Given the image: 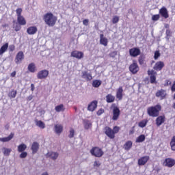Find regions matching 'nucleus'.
<instances>
[{
  "label": "nucleus",
  "mask_w": 175,
  "mask_h": 175,
  "mask_svg": "<svg viewBox=\"0 0 175 175\" xmlns=\"http://www.w3.org/2000/svg\"><path fill=\"white\" fill-rule=\"evenodd\" d=\"M43 20L48 27H54L57 23L58 18L51 12H47L43 16Z\"/></svg>",
  "instance_id": "obj_1"
},
{
  "label": "nucleus",
  "mask_w": 175,
  "mask_h": 175,
  "mask_svg": "<svg viewBox=\"0 0 175 175\" xmlns=\"http://www.w3.org/2000/svg\"><path fill=\"white\" fill-rule=\"evenodd\" d=\"M161 110L162 105L157 104L154 106L148 107L147 109V114L149 116V117H158Z\"/></svg>",
  "instance_id": "obj_2"
},
{
  "label": "nucleus",
  "mask_w": 175,
  "mask_h": 175,
  "mask_svg": "<svg viewBox=\"0 0 175 175\" xmlns=\"http://www.w3.org/2000/svg\"><path fill=\"white\" fill-rule=\"evenodd\" d=\"M120 129L118 126H113V129L107 126L104 128V133L109 139H115L116 135L120 132Z\"/></svg>",
  "instance_id": "obj_3"
},
{
  "label": "nucleus",
  "mask_w": 175,
  "mask_h": 175,
  "mask_svg": "<svg viewBox=\"0 0 175 175\" xmlns=\"http://www.w3.org/2000/svg\"><path fill=\"white\" fill-rule=\"evenodd\" d=\"M112 120L117 121L120 118V116H121V111L118 107L116 106V104H112Z\"/></svg>",
  "instance_id": "obj_4"
},
{
  "label": "nucleus",
  "mask_w": 175,
  "mask_h": 175,
  "mask_svg": "<svg viewBox=\"0 0 175 175\" xmlns=\"http://www.w3.org/2000/svg\"><path fill=\"white\" fill-rule=\"evenodd\" d=\"M90 154L93 157H96V158H100L101 157H103V154H105V152L102 148L98 146H94L90 150Z\"/></svg>",
  "instance_id": "obj_5"
},
{
  "label": "nucleus",
  "mask_w": 175,
  "mask_h": 175,
  "mask_svg": "<svg viewBox=\"0 0 175 175\" xmlns=\"http://www.w3.org/2000/svg\"><path fill=\"white\" fill-rule=\"evenodd\" d=\"M130 72L133 73V75H136L139 70H140V68L139 67V65H137V63L135 60L133 62V64H131L129 68Z\"/></svg>",
  "instance_id": "obj_6"
},
{
  "label": "nucleus",
  "mask_w": 175,
  "mask_h": 175,
  "mask_svg": "<svg viewBox=\"0 0 175 175\" xmlns=\"http://www.w3.org/2000/svg\"><path fill=\"white\" fill-rule=\"evenodd\" d=\"M148 75L150 76V80L151 84H157V72L154 70H148Z\"/></svg>",
  "instance_id": "obj_7"
},
{
  "label": "nucleus",
  "mask_w": 175,
  "mask_h": 175,
  "mask_svg": "<svg viewBox=\"0 0 175 175\" xmlns=\"http://www.w3.org/2000/svg\"><path fill=\"white\" fill-rule=\"evenodd\" d=\"M49 70H42L37 73V78L39 80H44V79H47V77H49Z\"/></svg>",
  "instance_id": "obj_8"
},
{
  "label": "nucleus",
  "mask_w": 175,
  "mask_h": 175,
  "mask_svg": "<svg viewBox=\"0 0 175 175\" xmlns=\"http://www.w3.org/2000/svg\"><path fill=\"white\" fill-rule=\"evenodd\" d=\"M163 166L165 167H173L175 165V159L173 158H166L163 163Z\"/></svg>",
  "instance_id": "obj_9"
},
{
  "label": "nucleus",
  "mask_w": 175,
  "mask_h": 175,
  "mask_svg": "<svg viewBox=\"0 0 175 175\" xmlns=\"http://www.w3.org/2000/svg\"><path fill=\"white\" fill-rule=\"evenodd\" d=\"M155 96H157V98H160L161 100H163V99H166L167 96V93L166 92V90L161 89L159 90H157Z\"/></svg>",
  "instance_id": "obj_10"
},
{
  "label": "nucleus",
  "mask_w": 175,
  "mask_h": 175,
  "mask_svg": "<svg viewBox=\"0 0 175 175\" xmlns=\"http://www.w3.org/2000/svg\"><path fill=\"white\" fill-rule=\"evenodd\" d=\"M150 161V156H143L138 159V166H144Z\"/></svg>",
  "instance_id": "obj_11"
},
{
  "label": "nucleus",
  "mask_w": 175,
  "mask_h": 175,
  "mask_svg": "<svg viewBox=\"0 0 175 175\" xmlns=\"http://www.w3.org/2000/svg\"><path fill=\"white\" fill-rule=\"evenodd\" d=\"M71 57L73 58H77V59H81L84 57V53L79 51H73L71 52Z\"/></svg>",
  "instance_id": "obj_12"
},
{
  "label": "nucleus",
  "mask_w": 175,
  "mask_h": 175,
  "mask_svg": "<svg viewBox=\"0 0 175 175\" xmlns=\"http://www.w3.org/2000/svg\"><path fill=\"white\" fill-rule=\"evenodd\" d=\"M140 49L137 47H134L129 50L131 57H137L138 55H140Z\"/></svg>",
  "instance_id": "obj_13"
},
{
  "label": "nucleus",
  "mask_w": 175,
  "mask_h": 175,
  "mask_svg": "<svg viewBox=\"0 0 175 175\" xmlns=\"http://www.w3.org/2000/svg\"><path fill=\"white\" fill-rule=\"evenodd\" d=\"M164 67H165V63H163V62L159 61L156 62V64L153 67V69L154 70H156V72H159L162 69H163Z\"/></svg>",
  "instance_id": "obj_14"
},
{
  "label": "nucleus",
  "mask_w": 175,
  "mask_h": 175,
  "mask_svg": "<svg viewBox=\"0 0 175 175\" xmlns=\"http://www.w3.org/2000/svg\"><path fill=\"white\" fill-rule=\"evenodd\" d=\"M23 59H24V52L23 51H19L15 57V63L18 64H21L23 62Z\"/></svg>",
  "instance_id": "obj_15"
},
{
  "label": "nucleus",
  "mask_w": 175,
  "mask_h": 175,
  "mask_svg": "<svg viewBox=\"0 0 175 175\" xmlns=\"http://www.w3.org/2000/svg\"><path fill=\"white\" fill-rule=\"evenodd\" d=\"M165 121H166V117L165 115L158 116L156 118V125L157 126H161L162 124H164Z\"/></svg>",
  "instance_id": "obj_16"
},
{
  "label": "nucleus",
  "mask_w": 175,
  "mask_h": 175,
  "mask_svg": "<svg viewBox=\"0 0 175 175\" xmlns=\"http://www.w3.org/2000/svg\"><path fill=\"white\" fill-rule=\"evenodd\" d=\"M98 107V101L94 100L91 102L88 106V110L89 111H95V109Z\"/></svg>",
  "instance_id": "obj_17"
},
{
  "label": "nucleus",
  "mask_w": 175,
  "mask_h": 175,
  "mask_svg": "<svg viewBox=\"0 0 175 175\" xmlns=\"http://www.w3.org/2000/svg\"><path fill=\"white\" fill-rule=\"evenodd\" d=\"M159 13L161 14V17H163V18H169V12H167V9H166V8H161L159 10Z\"/></svg>",
  "instance_id": "obj_18"
},
{
  "label": "nucleus",
  "mask_w": 175,
  "mask_h": 175,
  "mask_svg": "<svg viewBox=\"0 0 175 175\" xmlns=\"http://www.w3.org/2000/svg\"><path fill=\"white\" fill-rule=\"evenodd\" d=\"M38 32V27L36 26H31L27 29V33L28 35H35Z\"/></svg>",
  "instance_id": "obj_19"
},
{
  "label": "nucleus",
  "mask_w": 175,
  "mask_h": 175,
  "mask_svg": "<svg viewBox=\"0 0 175 175\" xmlns=\"http://www.w3.org/2000/svg\"><path fill=\"white\" fill-rule=\"evenodd\" d=\"M81 77H82V79H85V80H87V81H90L92 80V75H91V73H88V71L82 72Z\"/></svg>",
  "instance_id": "obj_20"
},
{
  "label": "nucleus",
  "mask_w": 175,
  "mask_h": 175,
  "mask_svg": "<svg viewBox=\"0 0 175 175\" xmlns=\"http://www.w3.org/2000/svg\"><path fill=\"white\" fill-rule=\"evenodd\" d=\"M122 92H124V90L122 89V86H120L118 88V89L116 91V98L119 100H122V96H123Z\"/></svg>",
  "instance_id": "obj_21"
},
{
  "label": "nucleus",
  "mask_w": 175,
  "mask_h": 175,
  "mask_svg": "<svg viewBox=\"0 0 175 175\" xmlns=\"http://www.w3.org/2000/svg\"><path fill=\"white\" fill-rule=\"evenodd\" d=\"M133 146V142H132V141H127L123 145V148L124 150H125V151H129V150L132 148Z\"/></svg>",
  "instance_id": "obj_22"
},
{
  "label": "nucleus",
  "mask_w": 175,
  "mask_h": 175,
  "mask_svg": "<svg viewBox=\"0 0 175 175\" xmlns=\"http://www.w3.org/2000/svg\"><path fill=\"white\" fill-rule=\"evenodd\" d=\"M100 44H103V46H107V44L109 43V40L105 37L103 34H100Z\"/></svg>",
  "instance_id": "obj_23"
},
{
  "label": "nucleus",
  "mask_w": 175,
  "mask_h": 175,
  "mask_svg": "<svg viewBox=\"0 0 175 175\" xmlns=\"http://www.w3.org/2000/svg\"><path fill=\"white\" fill-rule=\"evenodd\" d=\"M8 49H9V43L6 42L0 48V55H3L8 51Z\"/></svg>",
  "instance_id": "obj_24"
},
{
  "label": "nucleus",
  "mask_w": 175,
  "mask_h": 175,
  "mask_svg": "<svg viewBox=\"0 0 175 175\" xmlns=\"http://www.w3.org/2000/svg\"><path fill=\"white\" fill-rule=\"evenodd\" d=\"M13 137H14V133H11L8 137L0 138V142H2L3 143H6L8 142H10V140L13 139Z\"/></svg>",
  "instance_id": "obj_25"
},
{
  "label": "nucleus",
  "mask_w": 175,
  "mask_h": 175,
  "mask_svg": "<svg viewBox=\"0 0 175 175\" xmlns=\"http://www.w3.org/2000/svg\"><path fill=\"white\" fill-rule=\"evenodd\" d=\"M31 150H32V154H36L39 150V143L35 142L32 144Z\"/></svg>",
  "instance_id": "obj_26"
},
{
  "label": "nucleus",
  "mask_w": 175,
  "mask_h": 175,
  "mask_svg": "<svg viewBox=\"0 0 175 175\" xmlns=\"http://www.w3.org/2000/svg\"><path fill=\"white\" fill-rule=\"evenodd\" d=\"M116 100V97L111 94H109L106 96V102L107 103H113Z\"/></svg>",
  "instance_id": "obj_27"
},
{
  "label": "nucleus",
  "mask_w": 175,
  "mask_h": 175,
  "mask_svg": "<svg viewBox=\"0 0 175 175\" xmlns=\"http://www.w3.org/2000/svg\"><path fill=\"white\" fill-rule=\"evenodd\" d=\"M62 131H64V126H62V125H61V124L55 125V132L57 135L62 133Z\"/></svg>",
  "instance_id": "obj_28"
},
{
  "label": "nucleus",
  "mask_w": 175,
  "mask_h": 175,
  "mask_svg": "<svg viewBox=\"0 0 175 175\" xmlns=\"http://www.w3.org/2000/svg\"><path fill=\"white\" fill-rule=\"evenodd\" d=\"M58 155H59L58 152H51L46 154V157L51 158V159H53V161H55V159L58 158Z\"/></svg>",
  "instance_id": "obj_29"
},
{
  "label": "nucleus",
  "mask_w": 175,
  "mask_h": 175,
  "mask_svg": "<svg viewBox=\"0 0 175 175\" xmlns=\"http://www.w3.org/2000/svg\"><path fill=\"white\" fill-rule=\"evenodd\" d=\"M27 69L31 73H35L36 72V66H35V63H30Z\"/></svg>",
  "instance_id": "obj_30"
},
{
  "label": "nucleus",
  "mask_w": 175,
  "mask_h": 175,
  "mask_svg": "<svg viewBox=\"0 0 175 175\" xmlns=\"http://www.w3.org/2000/svg\"><path fill=\"white\" fill-rule=\"evenodd\" d=\"M17 21L19 25H25L27 24V21H25V18L24 16H17Z\"/></svg>",
  "instance_id": "obj_31"
},
{
  "label": "nucleus",
  "mask_w": 175,
  "mask_h": 175,
  "mask_svg": "<svg viewBox=\"0 0 175 175\" xmlns=\"http://www.w3.org/2000/svg\"><path fill=\"white\" fill-rule=\"evenodd\" d=\"M147 124H148V120L144 119L138 123V126H139V128H145Z\"/></svg>",
  "instance_id": "obj_32"
},
{
  "label": "nucleus",
  "mask_w": 175,
  "mask_h": 175,
  "mask_svg": "<svg viewBox=\"0 0 175 175\" xmlns=\"http://www.w3.org/2000/svg\"><path fill=\"white\" fill-rule=\"evenodd\" d=\"M55 110L57 113H59L61 111H65V107L63 105V104H60L55 107Z\"/></svg>",
  "instance_id": "obj_33"
},
{
  "label": "nucleus",
  "mask_w": 175,
  "mask_h": 175,
  "mask_svg": "<svg viewBox=\"0 0 175 175\" xmlns=\"http://www.w3.org/2000/svg\"><path fill=\"white\" fill-rule=\"evenodd\" d=\"M17 95V90H12L9 92L8 96L10 99H14Z\"/></svg>",
  "instance_id": "obj_34"
},
{
  "label": "nucleus",
  "mask_w": 175,
  "mask_h": 175,
  "mask_svg": "<svg viewBox=\"0 0 175 175\" xmlns=\"http://www.w3.org/2000/svg\"><path fill=\"white\" fill-rule=\"evenodd\" d=\"M25 150H27V145H25V144H20L18 146V152H23Z\"/></svg>",
  "instance_id": "obj_35"
},
{
  "label": "nucleus",
  "mask_w": 175,
  "mask_h": 175,
  "mask_svg": "<svg viewBox=\"0 0 175 175\" xmlns=\"http://www.w3.org/2000/svg\"><path fill=\"white\" fill-rule=\"evenodd\" d=\"M170 146L171 147L172 151H175V135H174L171 139Z\"/></svg>",
  "instance_id": "obj_36"
},
{
  "label": "nucleus",
  "mask_w": 175,
  "mask_h": 175,
  "mask_svg": "<svg viewBox=\"0 0 175 175\" xmlns=\"http://www.w3.org/2000/svg\"><path fill=\"white\" fill-rule=\"evenodd\" d=\"M145 61H146V55H141L138 58V62H139V65H144Z\"/></svg>",
  "instance_id": "obj_37"
},
{
  "label": "nucleus",
  "mask_w": 175,
  "mask_h": 175,
  "mask_svg": "<svg viewBox=\"0 0 175 175\" xmlns=\"http://www.w3.org/2000/svg\"><path fill=\"white\" fill-rule=\"evenodd\" d=\"M146 140V135H140L139 137L136 139V143H143Z\"/></svg>",
  "instance_id": "obj_38"
},
{
  "label": "nucleus",
  "mask_w": 175,
  "mask_h": 175,
  "mask_svg": "<svg viewBox=\"0 0 175 175\" xmlns=\"http://www.w3.org/2000/svg\"><path fill=\"white\" fill-rule=\"evenodd\" d=\"M102 84V81L100 80H94L93 81L92 85L94 87V88H98L100 87Z\"/></svg>",
  "instance_id": "obj_39"
},
{
  "label": "nucleus",
  "mask_w": 175,
  "mask_h": 175,
  "mask_svg": "<svg viewBox=\"0 0 175 175\" xmlns=\"http://www.w3.org/2000/svg\"><path fill=\"white\" fill-rule=\"evenodd\" d=\"M36 125L37 126H39V128H41V129H44V128H46V124H44V122L42 120H37Z\"/></svg>",
  "instance_id": "obj_40"
},
{
  "label": "nucleus",
  "mask_w": 175,
  "mask_h": 175,
  "mask_svg": "<svg viewBox=\"0 0 175 175\" xmlns=\"http://www.w3.org/2000/svg\"><path fill=\"white\" fill-rule=\"evenodd\" d=\"M91 126H92V123H91L90 121L85 120L84 122V128H85V129H90V128H91Z\"/></svg>",
  "instance_id": "obj_41"
},
{
  "label": "nucleus",
  "mask_w": 175,
  "mask_h": 175,
  "mask_svg": "<svg viewBox=\"0 0 175 175\" xmlns=\"http://www.w3.org/2000/svg\"><path fill=\"white\" fill-rule=\"evenodd\" d=\"M11 152H12V149L4 148L3 155H5V157H9Z\"/></svg>",
  "instance_id": "obj_42"
},
{
  "label": "nucleus",
  "mask_w": 175,
  "mask_h": 175,
  "mask_svg": "<svg viewBox=\"0 0 175 175\" xmlns=\"http://www.w3.org/2000/svg\"><path fill=\"white\" fill-rule=\"evenodd\" d=\"M69 132L70 134L68 135V137H70V139H72V137H75V129H73V128H70Z\"/></svg>",
  "instance_id": "obj_43"
},
{
  "label": "nucleus",
  "mask_w": 175,
  "mask_h": 175,
  "mask_svg": "<svg viewBox=\"0 0 175 175\" xmlns=\"http://www.w3.org/2000/svg\"><path fill=\"white\" fill-rule=\"evenodd\" d=\"M120 21V17L115 16L113 17L112 18V23L113 24H117V23H118Z\"/></svg>",
  "instance_id": "obj_44"
},
{
  "label": "nucleus",
  "mask_w": 175,
  "mask_h": 175,
  "mask_svg": "<svg viewBox=\"0 0 175 175\" xmlns=\"http://www.w3.org/2000/svg\"><path fill=\"white\" fill-rule=\"evenodd\" d=\"M160 16L159 14H154L152 16V21H158V20H159L160 18Z\"/></svg>",
  "instance_id": "obj_45"
},
{
  "label": "nucleus",
  "mask_w": 175,
  "mask_h": 175,
  "mask_svg": "<svg viewBox=\"0 0 175 175\" xmlns=\"http://www.w3.org/2000/svg\"><path fill=\"white\" fill-rule=\"evenodd\" d=\"M159 57H161V53H159V51H156L154 52V59H158Z\"/></svg>",
  "instance_id": "obj_46"
},
{
  "label": "nucleus",
  "mask_w": 175,
  "mask_h": 175,
  "mask_svg": "<svg viewBox=\"0 0 175 175\" xmlns=\"http://www.w3.org/2000/svg\"><path fill=\"white\" fill-rule=\"evenodd\" d=\"M16 12L17 17H20L22 16L21 13H23V9L17 8Z\"/></svg>",
  "instance_id": "obj_47"
},
{
  "label": "nucleus",
  "mask_w": 175,
  "mask_h": 175,
  "mask_svg": "<svg viewBox=\"0 0 175 175\" xmlns=\"http://www.w3.org/2000/svg\"><path fill=\"white\" fill-rule=\"evenodd\" d=\"M109 55L111 58H116V57L117 56V51L111 52Z\"/></svg>",
  "instance_id": "obj_48"
},
{
  "label": "nucleus",
  "mask_w": 175,
  "mask_h": 175,
  "mask_svg": "<svg viewBox=\"0 0 175 175\" xmlns=\"http://www.w3.org/2000/svg\"><path fill=\"white\" fill-rule=\"evenodd\" d=\"M28 155V153L27 152H21L20 154V158H27V156Z\"/></svg>",
  "instance_id": "obj_49"
},
{
  "label": "nucleus",
  "mask_w": 175,
  "mask_h": 175,
  "mask_svg": "<svg viewBox=\"0 0 175 175\" xmlns=\"http://www.w3.org/2000/svg\"><path fill=\"white\" fill-rule=\"evenodd\" d=\"M165 34L167 38H170L172 36V31H170V29H167L165 31Z\"/></svg>",
  "instance_id": "obj_50"
},
{
  "label": "nucleus",
  "mask_w": 175,
  "mask_h": 175,
  "mask_svg": "<svg viewBox=\"0 0 175 175\" xmlns=\"http://www.w3.org/2000/svg\"><path fill=\"white\" fill-rule=\"evenodd\" d=\"M103 113H105V109L101 108V109L98 110L97 116H102V114H103Z\"/></svg>",
  "instance_id": "obj_51"
},
{
  "label": "nucleus",
  "mask_w": 175,
  "mask_h": 175,
  "mask_svg": "<svg viewBox=\"0 0 175 175\" xmlns=\"http://www.w3.org/2000/svg\"><path fill=\"white\" fill-rule=\"evenodd\" d=\"M168 85H172V81L169 79H167L164 84V87H167Z\"/></svg>",
  "instance_id": "obj_52"
},
{
  "label": "nucleus",
  "mask_w": 175,
  "mask_h": 175,
  "mask_svg": "<svg viewBox=\"0 0 175 175\" xmlns=\"http://www.w3.org/2000/svg\"><path fill=\"white\" fill-rule=\"evenodd\" d=\"M100 166V162L99 161H94V167H99Z\"/></svg>",
  "instance_id": "obj_53"
},
{
  "label": "nucleus",
  "mask_w": 175,
  "mask_h": 175,
  "mask_svg": "<svg viewBox=\"0 0 175 175\" xmlns=\"http://www.w3.org/2000/svg\"><path fill=\"white\" fill-rule=\"evenodd\" d=\"M16 50V46L14 44H12L10 46V51H14Z\"/></svg>",
  "instance_id": "obj_54"
},
{
  "label": "nucleus",
  "mask_w": 175,
  "mask_h": 175,
  "mask_svg": "<svg viewBox=\"0 0 175 175\" xmlns=\"http://www.w3.org/2000/svg\"><path fill=\"white\" fill-rule=\"evenodd\" d=\"M89 20L88 19H84L83 21V25H85L86 27L88 25V23H89Z\"/></svg>",
  "instance_id": "obj_55"
},
{
  "label": "nucleus",
  "mask_w": 175,
  "mask_h": 175,
  "mask_svg": "<svg viewBox=\"0 0 175 175\" xmlns=\"http://www.w3.org/2000/svg\"><path fill=\"white\" fill-rule=\"evenodd\" d=\"M171 91H172V92H175V81H174V83L171 87Z\"/></svg>",
  "instance_id": "obj_56"
},
{
  "label": "nucleus",
  "mask_w": 175,
  "mask_h": 175,
  "mask_svg": "<svg viewBox=\"0 0 175 175\" xmlns=\"http://www.w3.org/2000/svg\"><path fill=\"white\" fill-rule=\"evenodd\" d=\"M20 29H21V26H20V25H16V26L15 27V31H16V32H18V31H20Z\"/></svg>",
  "instance_id": "obj_57"
},
{
  "label": "nucleus",
  "mask_w": 175,
  "mask_h": 175,
  "mask_svg": "<svg viewBox=\"0 0 175 175\" xmlns=\"http://www.w3.org/2000/svg\"><path fill=\"white\" fill-rule=\"evenodd\" d=\"M17 74V72H16V71H13L12 73H11V75H10V76H11V77H16V75Z\"/></svg>",
  "instance_id": "obj_58"
},
{
  "label": "nucleus",
  "mask_w": 175,
  "mask_h": 175,
  "mask_svg": "<svg viewBox=\"0 0 175 175\" xmlns=\"http://www.w3.org/2000/svg\"><path fill=\"white\" fill-rule=\"evenodd\" d=\"M33 98V96H32V95H30L27 98V100H28V102H29V100H32Z\"/></svg>",
  "instance_id": "obj_59"
},
{
  "label": "nucleus",
  "mask_w": 175,
  "mask_h": 175,
  "mask_svg": "<svg viewBox=\"0 0 175 175\" xmlns=\"http://www.w3.org/2000/svg\"><path fill=\"white\" fill-rule=\"evenodd\" d=\"M31 91H35V85L33 83L31 84Z\"/></svg>",
  "instance_id": "obj_60"
},
{
  "label": "nucleus",
  "mask_w": 175,
  "mask_h": 175,
  "mask_svg": "<svg viewBox=\"0 0 175 175\" xmlns=\"http://www.w3.org/2000/svg\"><path fill=\"white\" fill-rule=\"evenodd\" d=\"M135 133V130H130L129 135H133Z\"/></svg>",
  "instance_id": "obj_61"
},
{
  "label": "nucleus",
  "mask_w": 175,
  "mask_h": 175,
  "mask_svg": "<svg viewBox=\"0 0 175 175\" xmlns=\"http://www.w3.org/2000/svg\"><path fill=\"white\" fill-rule=\"evenodd\" d=\"M2 27H3V28H6V27H9V25L4 24V25H2Z\"/></svg>",
  "instance_id": "obj_62"
},
{
  "label": "nucleus",
  "mask_w": 175,
  "mask_h": 175,
  "mask_svg": "<svg viewBox=\"0 0 175 175\" xmlns=\"http://www.w3.org/2000/svg\"><path fill=\"white\" fill-rule=\"evenodd\" d=\"M5 129H9V124H6L5 126Z\"/></svg>",
  "instance_id": "obj_63"
},
{
  "label": "nucleus",
  "mask_w": 175,
  "mask_h": 175,
  "mask_svg": "<svg viewBox=\"0 0 175 175\" xmlns=\"http://www.w3.org/2000/svg\"><path fill=\"white\" fill-rule=\"evenodd\" d=\"M42 175H49V173H47V172H44Z\"/></svg>",
  "instance_id": "obj_64"
}]
</instances>
